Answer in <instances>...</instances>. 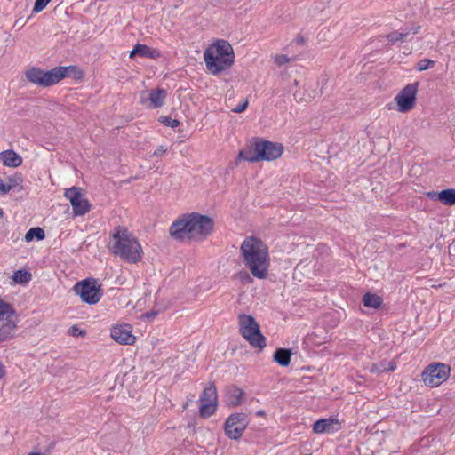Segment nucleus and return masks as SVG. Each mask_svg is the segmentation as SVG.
<instances>
[{
	"label": "nucleus",
	"mask_w": 455,
	"mask_h": 455,
	"mask_svg": "<svg viewBox=\"0 0 455 455\" xmlns=\"http://www.w3.org/2000/svg\"><path fill=\"white\" fill-rule=\"evenodd\" d=\"M256 415H257V416H263V415H265V411H262V410H260V411H257V412H256Z\"/></svg>",
	"instance_id": "a18cd8bd"
},
{
	"label": "nucleus",
	"mask_w": 455,
	"mask_h": 455,
	"mask_svg": "<svg viewBox=\"0 0 455 455\" xmlns=\"http://www.w3.org/2000/svg\"><path fill=\"white\" fill-rule=\"evenodd\" d=\"M292 352L289 348H277L274 355L273 360L283 367H287L291 363Z\"/></svg>",
	"instance_id": "4be33fe9"
},
{
	"label": "nucleus",
	"mask_w": 455,
	"mask_h": 455,
	"mask_svg": "<svg viewBox=\"0 0 455 455\" xmlns=\"http://www.w3.org/2000/svg\"><path fill=\"white\" fill-rule=\"evenodd\" d=\"M176 364L175 370L176 374L175 377H180L181 373H183L189 366V358L185 354L178 355L175 357Z\"/></svg>",
	"instance_id": "a878e982"
},
{
	"label": "nucleus",
	"mask_w": 455,
	"mask_h": 455,
	"mask_svg": "<svg viewBox=\"0 0 455 455\" xmlns=\"http://www.w3.org/2000/svg\"><path fill=\"white\" fill-rule=\"evenodd\" d=\"M200 407L199 415L203 419L210 418L213 415L218 407V394L217 388L213 382L206 387L199 398Z\"/></svg>",
	"instance_id": "9b49d317"
},
{
	"label": "nucleus",
	"mask_w": 455,
	"mask_h": 455,
	"mask_svg": "<svg viewBox=\"0 0 455 455\" xmlns=\"http://www.w3.org/2000/svg\"><path fill=\"white\" fill-rule=\"evenodd\" d=\"M387 371H393L396 368V363L395 362H386Z\"/></svg>",
	"instance_id": "a19ab883"
},
{
	"label": "nucleus",
	"mask_w": 455,
	"mask_h": 455,
	"mask_svg": "<svg viewBox=\"0 0 455 455\" xmlns=\"http://www.w3.org/2000/svg\"><path fill=\"white\" fill-rule=\"evenodd\" d=\"M298 84H299V83H298V81H297V80H294V84H295V85H298Z\"/></svg>",
	"instance_id": "8fccbe9b"
},
{
	"label": "nucleus",
	"mask_w": 455,
	"mask_h": 455,
	"mask_svg": "<svg viewBox=\"0 0 455 455\" xmlns=\"http://www.w3.org/2000/svg\"><path fill=\"white\" fill-rule=\"evenodd\" d=\"M172 238L180 242H203L214 229L213 219L198 212L182 214L172 222Z\"/></svg>",
	"instance_id": "f257e3e1"
},
{
	"label": "nucleus",
	"mask_w": 455,
	"mask_h": 455,
	"mask_svg": "<svg viewBox=\"0 0 455 455\" xmlns=\"http://www.w3.org/2000/svg\"><path fill=\"white\" fill-rule=\"evenodd\" d=\"M166 96H167V92L164 90H162V89L152 90L148 93V102L142 100L141 103L146 104L147 108H156L163 105Z\"/></svg>",
	"instance_id": "a211bd4d"
},
{
	"label": "nucleus",
	"mask_w": 455,
	"mask_h": 455,
	"mask_svg": "<svg viewBox=\"0 0 455 455\" xmlns=\"http://www.w3.org/2000/svg\"><path fill=\"white\" fill-rule=\"evenodd\" d=\"M52 0H36L33 12L38 13L42 12Z\"/></svg>",
	"instance_id": "473e14b6"
},
{
	"label": "nucleus",
	"mask_w": 455,
	"mask_h": 455,
	"mask_svg": "<svg viewBox=\"0 0 455 455\" xmlns=\"http://www.w3.org/2000/svg\"><path fill=\"white\" fill-rule=\"evenodd\" d=\"M12 279L14 283L25 284L31 281L32 275L28 270L19 269L13 272Z\"/></svg>",
	"instance_id": "393cba45"
},
{
	"label": "nucleus",
	"mask_w": 455,
	"mask_h": 455,
	"mask_svg": "<svg viewBox=\"0 0 455 455\" xmlns=\"http://www.w3.org/2000/svg\"><path fill=\"white\" fill-rule=\"evenodd\" d=\"M28 455H45V454H43L41 452H35V451H33V452H29Z\"/></svg>",
	"instance_id": "49530a36"
},
{
	"label": "nucleus",
	"mask_w": 455,
	"mask_h": 455,
	"mask_svg": "<svg viewBox=\"0 0 455 455\" xmlns=\"http://www.w3.org/2000/svg\"><path fill=\"white\" fill-rule=\"evenodd\" d=\"M110 337L120 345H133L136 337L132 334V327L128 323L113 325L110 330Z\"/></svg>",
	"instance_id": "2eb2a0df"
},
{
	"label": "nucleus",
	"mask_w": 455,
	"mask_h": 455,
	"mask_svg": "<svg viewBox=\"0 0 455 455\" xmlns=\"http://www.w3.org/2000/svg\"><path fill=\"white\" fill-rule=\"evenodd\" d=\"M334 423H338V420L331 418L320 419L313 424V431L315 434L332 432V425Z\"/></svg>",
	"instance_id": "5701e85b"
},
{
	"label": "nucleus",
	"mask_w": 455,
	"mask_h": 455,
	"mask_svg": "<svg viewBox=\"0 0 455 455\" xmlns=\"http://www.w3.org/2000/svg\"><path fill=\"white\" fill-rule=\"evenodd\" d=\"M240 334L256 348L263 349L266 347V338L262 335L259 323L251 315L240 314L238 315Z\"/></svg>",
	"instance_id": "423d86ee"
},
{
	"label": "nucleus",
	"mask_w": 455,
	"mask_h": 455,
	"mask_svg": "<svg viewBox=\"0 0 455 455\" xmlns=\"http://www.w3.org/2000/svg\"><path fill=\"white\" fill-rule=\"evenodd\" d=\"M159 121L166 126H171V116H160Z\"/></svg>",
	"instance_id": "ea45409f"
},
{
	"label": "nucleus",
	"mask_w": 455,
	"mask_h": 455,
	"mask_svg": "<svg viewBox=\"0 0 455 455\" xmlns=\"http://www.w3.org/2000/svg\"><path fill=\"white\" fill-rule=\"evenodd\" d=\"M408 35H409V32L403 33V32L394 31V32L387 34L386 36V38L391 44H395L398 41H403L407 37Z\"/></svg>",
	"instance_id": "c756f323"
},
{
	"label": "nucleus",
	"mask_w": 455,
	"mask_h": 455,
	"mask_svg": "<svg viewBox=\"0 0 455 455\" xmlns=\"http://www.w3.org/2000/svg\"><path fill=\"white\" fill-rule=\"evenodd\" d=\"M19 181H20L19 177H9L8 183H4L0 177V194H8L16 185H18Z\"/></svg>",
	"instance_id": "c85d7f7f"
},
{
	"label": "nucleus",
	"mask_w": 455,
	"mask_h": 455,
	"mask_svg": "<svg viewBox=\"0 0 455 455\" xmlns=\"http://www.w3.org/2000/svg\"><path fill=\"white\" fill-rule=\"evenodd\" d=\"M371 372H378V373L387 372L386 362H380L379 363H373L371 366Z\"/></svg>",
	"instance_id": "72a5a7b5"
},
{
	"label": "nucleus",
	"mask_w": 455,
	"mask_h": 455,
	"mask_svg": "<svg viewBox=\"0 0 455 455\" xmlns=\"http://www.w3.org/2000/svg\"><path fill=\"white\" fill-rule=\"evenodd\" d=\"M290 60V58L285 54H278L275 56V63L278 66H283Z\"/></svg>",
	"instance_id": "c9c22d12"
},
{
	"label": "nucleus",
	"mask_w": 455,
	"mask_h": 455,
	"mask_svg": "<svg viewBox=\"0 0 455 455\" xmlns=\"http://www.w3.org/2000/svg\"><path fill=\"white\" fill-rule=\"evenodd\" d=\"M109 250L122 259L137 263L142 259L143 251L138 239L124 227L118 226L110 235Z\"/></svg>",
	"instance_id": "7ed1b4c3"
},
{
	"label": "nucleus",
	"mask_w": 455,
	"mask_h": 455,
	"mask_svg": "<svg viewBox=\"0 0 455 455\" xmlns=\"http://www.w3.org/2000/svg\"><path fill=\"white\" fill-rule=\"evenodd\" d=\"M19 316L12 304L0 299V342L15 337Z\"/></svg>",
	"instance_id": "39448f33"
},
{
	"label": "nucleus",
	"mask_w": 455,
	"mask_h": 455,
	"mask_svg": "<svg viewBox=\"0 0 455 455\" xmlns=\"http://www.w3.org/2000/svg\"><path fill=\"white\" fill-rule=\"evenodd\" d=\"M56 71L60 74V81L67 76H72L76 80H82L84 76L83 70L76 66L56 67Z\"/></svg>",
	"instance_id": "412c9836"
},
{
	"label": "nucleus",
	"mask_w": 455,
	"mask_h": 455,
	"mask_svg": "<svg viewBox=\"0 0 455 455\" xmlns=\"http://www.w3.org/2000/svg\"><path fill=\"white\" fill-rule=\"evenodd\" d=\"M179 124H180V122L177 119H172V129L179 126Z\"/></svg>",
	"instance_id": "37998d69"
},
{
	"label": "nucleus",
	"mask_w": 455,
	"mask_h": 455,
	"mask_svg": "<svg viewBox=\"0 0 455 455\" xmlns=\"http://www.w3.org/2000/svg\"><path fill=\"white\" fill-rule=\"evenodd\" d=\"M204 60L208 71L212 75H218L233 66L229 59L220 57L216 52H213V47H208L204 51Z\"/></svg>",
	"instance_id": "4468645a"
},
{
	"label": "nucleus",
	"mask_w": 455,
	"mask_h": 455,
	"mask_svg": "<svg viewBox=\"0 0 455 455\" xmlns=\"http://www.w3.org/2000/svg\"><path fill=\"white\" fill-rule=\"evenodd\" d=\"M73 291L79 296L84 303L88 305L97 304L103 296L101 284L93 277H89L77 282L73 286Z\"/></svg>",
	"instance_id": "0eeeda50"
},
{
	"label": "nucleus",
	"mask_w": 455,
	"mask_h": 455,
	"mask_svg": "<svg viewBox=\"0 0 455 455\" xmlns=\"http://www.w3.org/2000/svg\"><path fill=\"white\" fill-rule=\"evenodd\" d=\"M135 55L140 57L156 59L159 56V52L156 49H152L149 46L142 44H137L132 51L130 52L129 57L132 59Z\"/></svg>",
	"instance_id": "aec40b11"
},
{
	"label": "nucleus",
	"mask_w": 455,
	"mask_h": 455,
	"mask_svg": "<svg viewBox=\"0 0 455 455\" xmlns=\"http://www.w3.org/2000/svg\"><path fill=\"white\" fill-rule=\"evenodd\" d=\"M64 196L70 202L75 216H84L90 212L91 204L81 188L72 187L66 189Z\"/></svg>",
	"instance_id": "f8f14e48"
},
{
	"label": "nucleus",
	"mask_w": 455,
	"mask_h": 455,
	"mask_svg": "<svg viewBox=\"0 0 455 455\" xmlns=\"http://www.w3.org/2000/svg\"><path fill=\"white\" fill-rule=\"evenodd\" d=\"M249 425V417L243 412L230 414L224 423L226 435L232 440H239Z\"/></svg>",
	"instance_id": "6e6552de"
},
{
	"label": "nucleus",
	"mask_w": 455,
	"mask_h": 455,
	"mask_svg": "<svg viewBox=\"0 0 455 455\" xmlns=\"http://www.w3.org/2000/svg\"><path fill=\"white\" fill-rule=\"evenodd\" d=\"M245 393L236 386H230L226 388L225 402L229 407H237L242 404Z\"/></svg>",
	"instance_id": "dca6fc26"
},
{
	"label": "nucleus",
	"mask_w": 455,
	"mask_h": 455,
	"mask_svg": "<svg viewBox=\"0 0 455 455\" xmlns=\"http://www.w3.org/2000/svg\"><path fill=\"white\" fill-rule=\"evenodd\" d=\"M419 85V82L409 84L395 96L398 111L406 113L415 107Z\"/></svg>",
	"instance_id": "ddd939ff"
},
{
	"label": "nucleus",
	"mask_w": 455,
	"mask_h": 455,
	"mask_svg": "<svg viewBox=\"0 0 455 455\" xmlns=\"http://www.w3.org/2000/svg\"><path fill=\"white\" fill-rule=\"evenodd\" d=\"M450 366L435 363L429 364L422 372L423 382L431 387H435L443 383L450 376Z\"/></svg>",
	"instance_id": "1a4fd4ad"
},
{
	"label": "nucleus",
	"mask_w": 455,
	"mask_h": 455,
	"mask_svg": "<svg viewBox=\"0 0 455 455\" xmlns=\"http://www.w3.org/2000/svg\"><path fill=\"white\" fill-rule=\"evenodd\" d=\"M25 76L30 83L42 87H49L60 82V74L56 68L44 71L36 67L26 70Z\"/></svg>",
	"instance_id": "9d476101"
},
{
	"label": "nucleus",
	"mask_w": 455,
	"mask_h": 455,
	"mask_svg": "<svg viewBox=\"0 0 455 455\" xmlns=\"http://www.w3.org/2000/svg\"><path fill=\"white\" fill-rule=\"evenodd\" d=\"M45 237L44 230L41 228H32L25 235V241L29 243L35 238L38 241L43 240Z\"/></svg>",
	"instance_id": "cd10ccee"
},
{
	"label": "nucleus",
	"mask_w": 455,
	"mask_h": 455,
	"mask_svg": "<svg viewBox=\"0 0 455 455\" xmlns=\"http://www.w3.org/2000/svg\"><path fill=\"white\" fill-rule=\"evenodd\" d=\"M0 162L4 166L18 167L22 164V158L13 150H4L0 153Z\"/></svg>",
	"instance_id": "6ab92c4d"
},
{
	"label": "nucleus",
	"mask_w": 455,
	"mask_h": 455,
	"mask_svg": "<svg viewBox=\"0 0 455 455\" xmlns=\"http://www.w3.org/2000/svg\"><path fill=\"white\" fill-rule=\"evenodd\" d=\"M440 202L448 206L455 204V188H446L440 191Z\"/></svg>",
	"instance_id": "bb28decb"
},
{
	"label": "nucleus",
	"mask_w": 455,
	"mask_h": 455,
	"mask_svg": "<svg viewBox=\"0 0 455 455\" xmlns=\"http://www.w3.org/2000/svg\"><path fill=\"white\" fill-rule=\"evenodd\" d=\"M283 149L284 148L282 143L256 137L251 142V149L241 150L238 154L237 161L241 159L250 163L273 161L283 155Z\"/></svg>",
	"instance_id": "20e7f679"
},
{
	"label": "nucleus",
	"mask_w": 455,
	"mask_h": 455,
	"mask_svg": "<svg viewBox=\"0 0 455 455\" xmlns=\"http://www.w3.org/2000/svg\"><path fill=\"white\" fill-rule=\"evenodd\" d=\"M296 42L298 44H305V38L302 36H299L296 38Z\"/></svg>",
	"instance_id": "79ce46f5"
},
{
	"label": "nucleus",
	"mask_w": 455,
	"mask_h": 455,
	"mask_svg": "<svg viewBox=\"0 0 455 455\" xmlns=\"http://www.w3.org/2000/svg\"><path fill=\"white\" fill-rule=\"evenodd\" d=\"M235 278L238 279L243 284H250V283H253V278L245 270L239 271L235 275Z\"/></svg>",
	"instance_id": "7c9ffc66"
},
{
	"label": "nucleus",
	"mask_w": 455,
	"mask_h": 455,
	"mask_svg": "<svg viewBox=\"0 0 455 455\" xmlns=\"http://www.w3.org/2000/svg\"><path fill=\"white\" fill-rule=\"evenodd\" d=\"M2 216H3V210L0 209V217H2Z\"/></svg>",
	"instance_id": "09e8293b"
},
{
	"label": "nucleus",
	"mask_w": 455,
	"mask_h": 455,
	"mask_svg": "<svg viewBox=\"0 0 455 455\" xmlns=\"http://www.w3.org/2000/svg\"><path fill=\"white\" fill-rule=\"evenodd\" d=\"M209 47H213V52H216L220 57L228 58L235 62V53L232 45L224 39H219L214 44H212Z\"/></svg>",
	"instance_id": "f3484780"
},
{
	"label": "nucleus",
	"mask_w": 455,
	"mask_h": 455,
	"mask_svg": "<svg viewBox=\"0 0 455 455\" xmlns=\"http://www.w3.org/2000/svg\"><path fill=\"white\" fill-rule=\"evenodd\" d=\"M363 303L366 307L377 309L381 307L383 299L378 294L366 292L363 297Z\"/></svg>",
	"instance_id": "b1692460"
},
{
	"label": "nucleus",
	"mask_w": 455,
	"mask_h": 455,
	"mask_svg": "<svg viewBox=\"0 0 455 455\" xmlns=\"http://www.w3.org/2000/svg\"><path fill=\"white\" fill-rule=\"evenodd\" d=\"M435 62L429 59H422L417 64V69L419 71H424L435 66Z\"/></svg>",
	"instance_id": "2f4dec72"
},
{
	"label": "nucleus",
	"mask_w": 455,
	"mask_h": 455,
	"mask_svg": "<svg viewBox=\"0 0 455 455\" xmlns=\"http://www.w3.org/2000/svg\"><path fill=\"white\" fill-rule=\"evenodd\" d=\"M68 334L73 337H84L85 336L86 331L84 330H81L77 325H73L68 329Z\"/></svg>",
	"instance_id": "f704fd0d"
},
{
	"label": "nucleus",
	"mask_w": 455,
	"mask_h": 455,
	"mask_svg": "<svg viewBox=\"0 0 455 455\" xmlns=\"http://www.w3.org/2000/svg\"><path fill=\"white\" fill-rule=\"evenodd\" d=\"M186 137V135H183L182 137H180L178 140V142H182L183 139Z\"/></svg>",
	"instance_id": "de8ad7c7"
},
{
	"label": "nucleus",
	"mask_w": 455,
	"mask_h": 455,
	"mask_svg": "<svg viewBox=\"0 0 455 455\" xmlns=\"http://www.w3.org/2000/svg\"><path fill=\"white\" fill-rule=\"evenodd\" d=\"M247 107H248V101H247V100H245V101H243V103L238 104V105H237V106L233 109V111H234L235 113H242V112H243V111L247 108Z\"/></svg>",
	"instance_id": "e433bc0d"
},
{
	"label": "nucleus",
	"mask_w": 455,
	"mask_h": 455,
	"mask_svg": "<svg viewBox=\"0 0 455 455\" xmlns=\"http://www.w3.org/2000/svg\"><path fill=\"white\" fill-rule=\"evenodd\" d=\"M241 254L245 267L258 279H266L270 267L267 245L256 236H249L241 244Z\"/></svg>",
	"instance_id": "f03ea898"
},
{
	"label": "nucleus",
	"mask_w": 455,
	"mask_h": 455,
	"mask_svg": "<svg viewBox=\"0 0 455 455\" xmlns=\"http://www.w3.org/2000/svg\"><path fill=\"white\" fill-rule=\"evenodd\" d=\"M293 97L295 100L298 102L307 100V99L303 95H301V93L298 91L293 93Z\"/></svg>",
	"instance_id": "58836bf2"
},
{
	"label": "nucleus",
	"mask_w": 455,
	"mask_h": 455,
	"mask_svg": "<svg viewBox=\"0 0 455 455\" xmlns=\"http://www.w3.org/2000/svg\"><path fill=\"white\" fill-rule=\"evenodd\" d=\"M427 196L430 198L431 200H438L440 201V192L436 191H429L427 193Z\"/></svg>",
	"instance_id": "4c0bfd02"
},
{
	"label": "nucleus",
	"mask_w": 455,
	"mask_h": 455,
	"mask_svg": "<svg viewBox=\"0 0 455 455\" xmlns=\"http://www.w3.org/2000/svg\"><path fill=\"white\" fill-rule=\"evenodd\" d=\"M165 151H166L165 149L159 148L155 151L154 155L158 156Z\"/></svg>",
	"instance_id": "c03bdc74"
}]
</instances>
